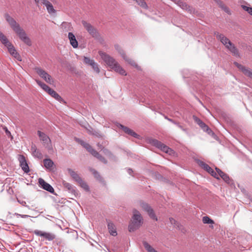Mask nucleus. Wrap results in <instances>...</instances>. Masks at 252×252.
Segmentation results:
<instances>
[{
	"label": "nucleus",
	"instance_id": "obj_1",
	"mask_svg": "<svg viewBox=\"0 0 252 252\" xmlns=\"http://www.w3.org/2000/svg\"><path fill=\"white\" fill-rule=\"evenodd\" d=\"M5 18L11 29L18 36L19 38L26 45L29 46H31L32 43L31 39L28 37L25 31L20 27L19 24L8 14L5 15Z\"/></svg>",
	"mask_w": 252,
	"mask_h": 252
},
{
	"label": "nucleus",
	"instance_id": "obj_2",
	"mask_svg": "<svg viewBox=\"0 0 252 252\" xmlns=\"http://www.w3.org/2000/svg\"><path fill=\"white\" fill-rule=\"evenodd\" d=\"M101 58L111 69L122 75H126L125 69L117 62L114 59L102 51H99Z\"/></svg>",
	"mask_w": 252,
	"mask_h": 252
},
{
	"label": "nucleus",
	"instance_id": "obj_3",
	"mask_svg": "<svg viewBox=\"0 0 252 252\" xmlns=\"http://www.w3.org/2000/svg\"><path fill=\"white\" fill-rule=\"evenodd\" d=\"M143 220L139 211L134 210L131 222L128 226V230L132 232L138 229L143 223Z\"/></svg>",
	"mask_w": 252,
	"mask_h": 252
},
{
	"label": "nucleus",
	"instance_id": "obj_4",
	"mask_svg": "<svg viewBox=\"0 0 252 252\" xmlns=\"http://www.w3.org/2000/svg\"><path fill=\"white\" fill-rule=\"evenodd\" d=\"M75 140L78 143L81 144L84 148L87 150L88 152H89L93 156L98 159L101 162L104 163H107V160L101 156L96 151L94 150L89 144L86 143L85 142L78 138H76Z\"/></svg>",
	"mask_w": 252,
	"mask_h": 252
},
{
	"label": "nucleus",
	"instance_id": "obj_5",
	"mask_svg": "<svg viewBox=\"0 0 252 252\" xmlns=\"http://www.w3.org/2000/svg\"><path fill=\"white\" fill-rule=\"evenodd\" d=\"M216 36L218 39L220 40L221 42L234 55L237 56L238 55V51L237 49L230 42L229 39H228L224 35L220 34L219 33H217Z\"/></svg>",
	"mask_w": 252,
	"mask_h": 252
},
{
	"label": "nucleus",
	"instance_id": "obj_6",
	"mask_svg": "<svg viewBox=\"0 0 252 252\" xmlns=\"http://www.w3.org/2000/svg\"><path fill=\"white\" fill-rule=\"evenodd\" d=\"M34 70L35 72L47 83L50 84H53L54 83L53 79L45 70L39 67H35Z\"/></svg>",
	"mask_w": 252,
	"mask_h": 252
},
{
	"label": "nucleus",
	"instance_id": "obj_7",
	"mask_svg": "<svg viewBox=\"0 0 252 252\" xmlns=\"http://www.w3.org/2000/svg\"><path fill=\"white\" fill-rule=\"evenodd\" d=\"M150 143L153 145L160 149L161 151L168 154L169 155H172L173 153V151L172 149L157 140L152 139Z\"/></svg>",
	"mask_w": 252,
	"mask_h": 252
},
{
	"label": "nucleus",
	"instance_id": "obj_8",
	"mask_svg": "<svg viewBox=\"0 0 252 252\" xmlns=\"http://www.w3.org/2000/svg\"><path fill=\"white\" fill-rule=\"evenodd\" d=\"M34 233L35 235L43 237L45 240L49 241H53L56 238L55 234L51 232L35 230L34 231Z\"/></svg>",
	"mask_w": 252,
	"mask_h": 252
},
{
	"label": "nucleus",
	"instance_id": "obj_9",
	"mask_svg": "<svg viewBox=\"0 0 252 252\" xmlns=\"http://www.w3.org/2000/svg\"><path fill=\"white\" fill-rule=\"evenodd\" d=\"M36 3L44 5L50 14H54L56 10L54 8L53 4L48 0H34Z\"/></svg>",
	"mask_w": 252,
	"mask_h": 252
},
{
	"label": "nucleus",
	"instance_id": "obj_10",
	"mask_svg": "<svg viewBox=\"0 0 252 252\" xmlns=\"http://www.w3.org/2000/svg\"><path fill=\"white\" fill-rule=\"evenodd\" d=\"M139 206L143 210L146 211L148 213L151 218L156 220H158V219L156 217L153 210L147 203L143 201H140L139 202Z\"/></svg>",
	"mask_w": 252,
	"mask_h": 252
},
{
	"label": "nucleus",
	"instance_id": "obj_11",
	"mask_svg": "<svg viewBox=\"0 0 252 252\" xmlns=\"http://www.w3.org/2000/svg\"><path fill=\"white\" fill-rule=\"evenodd\" d=\"M82 24L85 29L93 37H97L98 36V33L96 29L90 23L87 22L86 21H83Z\"/></svg>",
	"mask_w": 252,
	"mask_h": 252
},
{
	"label": "nucleus",
	"instance_id": "obj_12",
	"mask_svg": "<svg viewBox=\"0 0 252 252\" xmlns=\"http://www.w3.org/2000/svg\"><path fill=\"white\" fill-rule=\"evenodd\" d=\"M234 64L244 73L245 75L252 79V69L244 66L236 62H235Z\"/></svg>",
	"mask_w": 252,
	"mask_h": 252
},
{
	"label": "nucleus",
	"instance_id": "obj_13",
	"mask_svg": "<svg viewBox=\"0 0 252 252\" xmlns=\"http://www.w3.org/2000/svg\"><path fill=\"white\" fill-rule=\"evenodd\" d=\"M37 134L40 140L42 141V143L45 146L47 147L48 145L51 144V141L50 138L45 133L40 130H38Z\"/></svg>",
	"mask_w": 252,
	"mask_h": 252
},
{
	"label": "nucleus",
	"instance_id": "obj_14",
	"mask_svg": "<svg viewBox=\"0 0 252 252\" xmlns=\"http://www.w3.org/2000/svg\"><path fill=\"white\" fill-rule=\"evenodd\" d=\"M6 47H7L8 52L11 56H12L18 61H21L22 60L20 55L18 53L15 47L11 43Z\"/></svg>",
	"mask_w": 252,
	"mask_h": 252
},
{
	"label": "nucleus",
	"instance_id": "obj_15",
	"mask_svg": "<svg viewBox=\"0 0 252 252\" xmlns=\"http://www.w3.org/2000/svg\"><path fill=\"white\" fill-rule=\"evenodd\" d=\"M19 160L20 162V166L21 167L22 170L25 172L28 173L30 171V169L25 157L23 155H20L19 157Z\"/></svg>",
	"mask_w": 252,
	"mask_h": 252
},
{
	"label": "nucleus",
	"instance_id": "obj_16",
	"mask_svg": "<svg viewBox=\"0 0 252 252\" xmlns=\"http://www.w3.org/2000/svg\"><path fill=\"white\" fill-rule=\"evenodd\" d=\"M38 183L42 188L48 191L51 193H53L54 191L53 188L48 183H46L43 179L39 178L38 180Z\"/></svg>",
	"mask_w": 252,
	"mask_h": 252
},
{
	"label": "nucleus",
	"instance_id": "obj_17",
	"mask_svg": "<svg viewBox=\"0 0 252 252\" xmlns=\"http://www.w3.org/2000/svg\"><path fill=\"white\" fill-rule=\"evenodd\" d=\"M68 37L69 39L70 43L72 47L74 48H77L78 45V41H77L73 33L72 32H69Z\"/></svg>",
	"mask_w": 252,
	"mask_h": 252
},
{
	"label": "nucleus",
	"instance_id": "obj_18",
	"mask_svg": "<svg viewBox=\"0 0 252 252\" xmlns=\"http://www.w3.org/2000/svg\"><path fill=\"white\" fill-rule=\"evenodd\" d=\"M175 3H177L182 9L186 10L190 12H191L190 6L186 3L181 1L180 0H172Z\"/></svg>",
	"mask_w": 252,
	"mask_h": 252
},
{
	"label": "nucleus",
	"instance_id": "obj_19",
	"mask_svg": "<svg viewBox=\"0 0 252 252\" xmlns=\"http://www.w3.org/2000/svg\"><path fill=\"white\" fill-rule=\"evenodd\" d=\"M32 155L33 157L37 158L39 159H41L43 158L41 153L36 148L35 145H32L31 147Z\"/></svg>",
	"mask_w": 252,
	"mask_h": 252
},
{
	"label": "nucleus",
	"instance_id": "obj_20",
	"mask_svg": "<svg viewBox=\"0 0 252 252\" xmlns=\"http://www.w3.org/2000/svg\"><path fill=\"white\" fill-rule=\"evenodd\" d=\"M67 171L70 176L77 183L79 181H81V178L79 176V175L74 171L72 170L71 169H68Z\"/></svg>",
	"mask_w": 252,
	"mask_h": 252
},
{
	"label": "nucleus",
	"instance_id": "obj_21",
	"mask_svg": "<svg viewBox=\"0 0 252 252\" xmlns=\"http://www.w3.org/2000/svg\"><path fill=\"white\" fill-rule=\"evenodd\" d=\"M108 229L109 230V232L111 235L113 236H116L117 235L116 228L114 224L111 222H109L108 223Z\"/></svg>",
	"mask_w": 252,
	"mask_h": 252
},
{
	"label": "nucleus",
	"instance_id": "obj_22",
	"mask_svg": "<svg viewBox=\"0 0 252 252\" xmlns=\"http://www.w3.org/2000/svg\"><path fill=\"white\" fill-rule=\"evenodd\" d=\"M216 170L219 174V177L220 176L226 183L229 182V177L226 174L218 168H216Z\"/></svg>",
	"mask_w": 252,
	"mask_h": 252
},
{
	"label": "nucleus",
	"instance_id": "obj_23",
	"mask_svg": "<svg viewBox=\"0 0 252 252\" xmlns=\"http://www.w3.org/2000/svg\"><path fill=\"white\" fill-rule=\"evenodd\" d=\"M121 128L123 129V130L128 134L133 136L134 137H137L138 136V134L136 133L132 130L129 129V128L124 126L122 125H120Z\"/></svg>",
	"mask_w": 252,
	"mask_h": 252
},
{
	"label": "nucleus",
	"instance_id": "obj_24",
	"mask_svg": "<svg viewBox=\"0 0 252 252\" xmlns=\"http://www.w3.org/2000/svg\"><path fill=\"white\" fill-rule=\"evenodd\" d=\"M43 163H44V165L46 169H49V170H51L52 167L54 165L53 161L49 158L44 159Z\"/></svg>",
	"mask_w": 252,
	"mask_h": 252
},
{
	"label": "nucleus",
	"instance_id": "obj_25",
	"mask_svg": "<svg viewBox=\"0 0 252 252\" xmlns=\"http://www.w3.org/2000/svg\"><path fill=\"white\" fill-rule=\"evenodd\" d=\"M0 40L5 46L11 43L7 39L6 36L0 32Z\"/></svg>",
	"mask_w": 252,
	"mask_h": 252
},
{
	"label": "nucleus",
	"instance_id": "obj_26",
	"mask_svg": "<svg viewBox=\"0 0 252 252\" xmlns=\"http://www.w3.org/2000/svg\"><path fill=\"white\" fill-rule=\"evenodd\" d=\"M196 122L204 131H208L210 130L208 126L200 119L196 118Z\"/></svg>",
	"mask_w": 252,
	"mask_h": 252
},
{
	"label": "nucleus",
	"instance_id": "obj_27",
	"mask_svg": "<svg viewBox=\"0 0 252 252\" xmlns=\"http://www.w3.org/2000/svg\"><path fill=\"white\" fill-rule=\"evenodd\" d=\"M36 83H37V84L40 86L41 87V88L43 90H44L45 92H46L47 93H48V91H49V90L51 89V88L48 86H47L46 84H45V83L42 82L40 80H36Z\"/></svg>",
	"mask_w": 252,
	"mask_h": 252
},
{
	"label": "nucleus",
	"instance_id": "obj_28",
	"mask_svg": "<svg viewBox=\"0 0 252 252\" xmlns=\"http://www.w3.org/2000/svg\"><path fill=\"white\" fill-rule=\"evenodd\" d=\"M48 94L52 97H53L54 98H55L57 100H60L62 99L61 97L59 95V94L52 89L49 90Z\"/></svg>",
	"mask_w": 252,
	"mask_h": 252
},
{
	"label": "nucleus",
	"instance_id": "obj_29",
	"mask_svg": "<svg viewBox=\"0 0 252 252\" xmlns=\"http://www.w3.org/2000/svg\"><path fill=\"white\" fill-rule=\"evenodd\" d=\"M198 164L200 167H201L202 168H203L207 172H208L209 170H211V167L203 161L199 160L198 161Z\"/></svg>",
	"mask_w": 252,
	"mask_h": 252
},
{
	"label": "nucleus",
	"instance_id": "obj_30",
	"mask_svg": "<svg viewBox=\"0 0 252 252\" xmlns=\"http://www.w3.org/2000/svg\"><path fill=\"white\" fill-rule=\"evenodd\" d=\"M144 248L148 252H158L156 251L151 246H150L148 243L144 242L143 243Z\"/></svg>",
	"mask_w": 252,
	"mask_h": 252
},
{
	"label": "nucleus",
	"instance_id": "obj_31",
	"mask_svg": "<svg viewBox=\"0 0 252 252\" xmlns=\"http://www.w3.org/2000/svg\"><path fill=\"white\" fill-rule=\"evenodd\" d=\"M202 221L205 224H213L214 221L207 216L203 217L202 218Z\"/></svg>",
	"mask_w": 252,
	"mask_h": 252
},
{
	"label": "nucleus",
	"instance_id": "obj_32",
	"mask_svg": "<svg viewBox=\"0 0 252 252\" xmlns=\"http://www.w3.org/2000/svg\"><path fill=\"white\" fill-rule=\"evenodd\" d=\"M78 184L85 190H89V188L88 186L82 179H81V181L78 182Z\"/></svg>",
	"mask_w": 252,
	"mask_h": 252
},
{
	"label": "nucleus",
	"instance_id": "obj_33",
	"mask_svg": "<svg viewBox=\"0 0 252 252\" xmlns=\"http://www.w3.org/2000/svg\"><path fill=\"white\" fill-rule=\"evenodd\" d=\"M63 185L64 188L69 190H71L73 189L72 185L65 181H63Z\"/></svg>",
	"mask_w": 252,
	"mask_h": 252
},
{
	"label": "nucleus",
	"instance_id": "obj_34",
	"mask_svg": "<svg viewBox=\"0 0 252 252\" xmlns=\"http://www.w3.org/2000/svg\"><path fill=\"white\" fill-rule=\"evenodd\" d=\"M208 172L210 174H211V175L213 176V177H214L215 178H216L218 179H219V174L217 171H216V172H215L213 170V169H212L211 168V170H209V171Z\"/></svg>",
	"mask_w": 252,
	"mask_h": 252
},
{
	"label": "nucleus",
	"instance_id": "obj_35",
	"mask_svg": "<svg viewBox=\"0 0 252 252\" xmlns=\"http://www.w3.org/2000/svg\"><path fill=\"white\" fill-rule=\"evenodd\" d=\"M125 60L127 62L129 63H130L131 65L135 67H138V65L137 64H136V63L134 61H133L132 60H131V59H129L128 58H126Z\"/></svg>",
	"mask_w": 252,
	"mask_h": 252
},
{
	"label": "nucleus",
	"instance_id": "obj_36",
	"mask_svg": "<svg viewBox=\"0 0 252 252\" xmlns=\"http://www.w3.org/2000/svg\"><path fill=\"white\" fill-rule=\"evenodd\" d=\"M117 49L118 50L119 53L122 55L124 59L125 60L127 58V56H126L124 51L121 47L118 46Z\"/></svg>",
	"mask_w": 252,
	"mask_h": 252
},
{
	"label": "nucleus",
	"instance_id": "obj_37",
	"mask_svg": "<svg viewBox=\"0 0 252 252\" xmlns=\"http://www.w3.org/2000/svg\"><path fill=\"white\" fill-rule=\"evenodd\" d=\"M94 61V60H92V59H90L89 58L86 57H84V62L88 65H90L92 63H93Z\"/></svg>",
	"mask_w": 252,
	"mask_h": 252
},
{
	"label": "nucleus",
	"instance_id": "obj_38",
	"mask_svg": "<svg viewBox=\"0 0 252 252\" xmlns=\"http://www.w3.org/2000/svg\"><path fill=\"white\" fill-rule=\"evenodd\" d=\"M242 7L245 11H247L249 14L252 15V7H249L245 5H242Z\"/></svg>",
	"mask_w": 252,
	"mask_h": 252
},
{
	"label": "nucleus",
	"instance_id": "obj_39",
	"mask_svg": "<svg viewBox=\"0 0 252 252\" xmlns=\"http://www.w3.org/2000/svg\"><path fill=\"white\" fill-rule=\"evenodd\" d=\"M93 69L95 71L96 73H98L100 72V69L98 67V65L97 63L94 64V65L92 67Z\"/></svg>",
	"mask_w": 252,
	"mask_h": 252
},
{
	"label": "nucleus",
	"instance_id": "obj_40",
	"mask_svg": "<svg viewBox=\"0 0 252 252\" xmlns=\"http://www.w3.org/2000/svg\"><path fill=\"white\" fill-rule=\"evenodd\" d=\"M90 171L94 175L95 178H96L97 179L99 178V175L96 171H95L94 169H92V168L90 169Z\"/></svg>",
	"mask_w": 252,
	"mask_h": 252
},
{
	"label": "nucleus",
	"instance_id": "obj_41",
	"mask_svg": "<svg viewBox=\"0 0 252 252\" xmlns=\"http://www.w3.org/2000/svg\"><path fill=\"white\" fill-rule=\"evenodd\" d=\"M223 8L224 11L225 12H226L227 13H228L229 14H230L231 13L230 9H229L228 7H226L225 6H223Z\"/></svg>",
	"mask_w": 252,
	"mask_h": 252
},
{
	"label": "nucleus",
	"instance_id": "obj_42",
	"mask_svg": "<svg viewBox=\"0 0 252 252\" xmlns=\"http://www.w3.org/2000/svg\"><path fill=\"white\" fill-rule=\"evenodd\" d=\"M170 221L172 224H175V220L173 218H170Z\"/></svg>",
	"mask_w": 252,
	"mask_h": 252
},
{
	"label": "nucleus",
	"instance_id": "obj_43",
	"mask_svg": "<svg viewBox=\"0 0 252 252\" xmlns=\"http://www.w3.org/2000/svg\"><path fill=\"white\" fill-rule=\"evenodd\" d=\"M96 63H95L94 61L93 63H92L90 65L92 67L94 64H96Z\"/></svg>",
	"mask_w": 252,
	"mask_h": 252
},
{
	"label": "nucleus",
	"instance_id": "obj_44",
	"mask_svg": "<svg viewBox=\"0 0 252 252\" xmlns=\"http://www.w3.org/2000/svg\"><path fill=\"white\" fill-rule=\"evenodd\" d=\"M96 63H95L94 61L93 63H92L90 65L92 67L94 64H96Z\"/></svg>",
	"mask_w": 252,
	"mask_h": 252
},
{
	"label": "nucleus",
	"instance_id": "obj_45",
	"mask_svg": "<svg viewBox=\"0 0 252 252\" xmlns=\"http://www.w3.org/2000/svg\"><path fill=\"white\" fill-rule=\"evenodd\" d=\"M104 152L105 154H106V153H109V152L108 151V150H107V149H105V150H104Z\"/></svg>",
	"mask_w": 252,
	"mask_h": 252
},
{
	"label": "nucleus",
	"instance_id": "obj_46",
	"mask_svg": "<svg viewBox=\"0 0 252 252\" xmlns=\"http://www.w3.org/2000/svg\"><path fill=\"white\" fill-rule=\"evenodd\" d=\"M20 216H21V217H22V218H26V217H29V216H28V215H20Z\"/></svg>",
	"mask_w": 252,
	"mask_h": 252
},
{
	"label": "nucleus",
	"instance_id": "obj_47",
	"mask_svg": "<svg viewBox=\"0 0 252 252\" xmlns=\"http://www.w3.org/2000/svg\"><path fill=\"white\" fill-rule=\"evenodd\" d=\"M6 132L7 133H10V132H9V131H8V130H6Z\"/></svg>",
	"mask_w": 252,
	"mask_h": 252
},
{
	"label": "nucleus",
	"instance_id": "obj_48",
	"mask_svg": "<svg viewBox=\"0 0 252 252\" xmlns=\"http://www.w3.org/2000/svg\"><path fill=\"white\" fill-rule=\"evenodd\" d=\"M97 146H99V147H101V145H99V144H97Z\"/></svg>",
	"mask_w": 252,
	"mask_h": 252
},
{
	"label": "nucleus",
	"instance_id": "obj_49",
	"mask_svg": "<svg viewBox=\"0 0 252 252\" xmlns=\"http://www.w3.org/2000/svg\"><path fill=\"white\" fill-rule=\"evenodd\" d=\"M97 146H99V147H101V145H99V144H97Z\"/></svg>",
	"mask_w": 252,
	"mask_h": 252
},
{
	"label": "nucleus",
	"instance_id": "obj_50",
	"mask_svg": "<svg viewBox=\"0 0 252 252\" xmlns=\"http://www.w3.org/2000/svg\"><path fill=\"white\" fill-rule=\"evenodd\" d=\"M97 146H99V147H101V145H99V144H97Z\"/></svg>",
	"mask_w": 252,
	"mask_h": 252
},
{
	"label": "nucleus",
	"instance_id": "obj_51",
	"mask_svg": "<svg viewBox=\"0 0 252 252\" xmlns=\"http://www.w3.org/2000/svg\"><path fill=\"white\" fill-rule=\"evenodd\" d=\"M215 1H217V0H215Z\"/></svg>",
	"mask_w": 252,
	"mask_h": 252
}]
</instances>
